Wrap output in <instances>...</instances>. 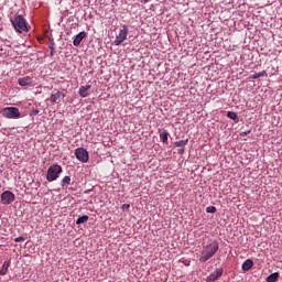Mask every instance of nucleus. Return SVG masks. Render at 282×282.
I'll list each match as a JSON object with an SVG mask.
<instances>
[{"label": "nucleus", "instance_id": "nucleus-1", "mask_svg": "<svg viewBox=\"0 0 282 282\" xmlns=\"http://www.w3.org/2000/svg\"><path fill=\"white\" fill-rule=\"evenodd\" d=\"M219 251V242L217 240H209L207 245H204L200 251L199 261L206 263V261L213 259Z\"/></svg>", "mask_w": 282, "mask_h": 282}, {"label": "nucleus", "instance_id": "nucleus-2", "mask_svg": "<svg viewBox=\"0 0 282 282\" xmlns=\"http://www.w3.org/2000/svg\"><path fill=\"white\" fill-rule=\"evenodd\" d=\"M10 21L14 30H17L20 34H22V32H28V21H25L23 15H15L14 19H10Z\"/></svg>", "mask_w": 282, "mask_h": 282}, {"label": "nucleus", "instance_id": "nucleus-3", "mask_svg": "<svg viewBox=\"0 0 282 282\" xmlns=\"http://www.w3.org/2000/svg\"><path fill=\"white\" fill-rule=\"evenodd\" d=\"M63 173V167L58 164H53L48 167L46 180L47 182H56L59 175Z\"/></svg>", "mask_w": 282, "mask_h": 282}, {"label": "nucleus", "instance_id": "nucleus-4", "mask_svg": "<svg viewBox=\"0 0 282 282\" xmlns=\"http://www.w3.org/2000/svg\"><path fill=\"white\" fill-rule=\"evenodd\" d=\"M3 118H8L9 120H18L21 118V111L17 107H7L1 111Z\"/></svg>", "mask_w": 282, "mask_h": 282}, {"label": "nucleus", "instance_id": "nucleus-5", "mask_svg": "<svg viewBox=\"0 0 282 282\" xmlns=\"http://www.w3.org/2000/svg\"><path fill=\"white\" fill-rule=\"evenodd\" d=\"M129 35V28L127 25H123L122 29H120L119 34L116 36V40L113 41V45H122L124 41H127V36Z\"/></svg>", "mask_w": 282, "mask_h": 282}, {"label": "nucleus", "instance_id": "nucleus-6", "mask_svg": "<svg viewBox=\"0 0 282 282\" xmlns=\"http://www.w3.org/2000/svg\"><path fill=\"white\" fill-rule=\"evenodd\" d=\"M75 158L83 162V164H86V162H89V152L85 148H77L75 150Z\"/></svg>", "mask_w": 282, "mask_h": 282}, {"label": "nucleus", "instance_id": "nucleus-7", "mask_svg": "<svg viewBox=\"0 0 282 282\" xmlns=\"http://www.w3.org/2000/svg\"><path fill=\"white\" fill-rule=\"evenodd\" d=\"M14 199H15L14 193L10 191L3 192L0 196L1 204H3L4 206L12 204Z\"/></svg>", "mask_w": 282, "mask_h": 282}, {"label": "nucleus", "instance_id": "nucleus-8", "mask_svg": "<svg viewBox=\"0 0 282 282\" xmlns=\"http://www.w3.org/2000/svg\"><path fill=\"white\" fill-rule=\"evenodd\" d=\"M224 274V269H216L214 273L207 276V282H215Z\"/></svg>", "mask_w": 282, "mask_h": 282}, {"label": "nucleus", "instance_id": "nucleus-9", "mask_svg": "<svg viewBox=\"0 0 282 282\" xmlns=\"http://www.w3.org/2000/svg\"><path fill=\"white\" fill-rule=\"evenodd\" d=\"M84 39H87V32L82 31V32H79V33L75 36V39H74V41H73V45H74L75 47H78V45H80V43H83V40H84Z\"/></svg>", "mask_w": 282, "mask_h": 282}, {"label": "nucleus", "instance_id": "nucleus-10", "mask_svg": "<svg viewBox=\"0 0 282 282\" xmlns=\"http://www.w3.org/2000/svg\"><path fill=\"white\" fill-rule=\"evenodd\" d=\"M18 83L21 87H29L32 85V77L25 76L18 79Z\"/></svg>", "mask_w": 282, "mask_h": 282}, {"label": "nucleus", "instance_id": "nucleus-11", "mask_svg": "<svg viewBox=\"0 0 282 282\" xmlns=\"http://www.w3.org/2000/svg\"><path fill=\"white\" fill-rule=\"evenodd\" d=\"M90 89H91V85L80 86L79 87V96L82 98H87V96H89Z\"/></svg>", "mask_w": 282, "mask_h": 282}, {"label": "nucleus", "instance_id": "nucleus-12", "mask_svg": "<svg viewBox=\"0 0 282 282\" xmlns=\"http://www.w3.org/2000/svg\"><path fill=\"white\" fill-rule=\"evenodd\" d=\"M252 265H254V262L250 259H247L243 263H242V270L243 272H249V270H252Z\"/></svg>", "mask_w": 282, "mask_h": 282}, {"label": "nucleus", "instance_id": "nucleus-13", "mask_svg": "<svg viewBox=\"0 0 282 282\" xmlns=\"http://www.w3.org/2000/svg\"><path fill=\"white\" fill-rule=\"evenodd\" d=\"M61 98H65V94L57 91L55 94L51 95V102H58V100H61Z\"/></svg>", "mask_w": 282, "mask_h": 282}, {"label": "nucleus", "instance_id": "nucleus-14", "mask_svg": "<svg viewBox=\"0 0 282 282\" xmlns=\"http://www.w3.org/2000/svg\"><path fill=\"white\" fill-rule=\"evenodd\" d=\"M8 268H10V262L4 261L0 270V276H4V274H8Z\"/></svg>", "mask_w": 282, "mask_h": 282}, {"label": "nucleus", "instance_id": "nucleus-15", "mask_svg": "<svg viewBox=\"0 0 282 282\" xmlns=\"http://www.w3.org/2000/svg\"><path fill=\"white\" fill-rule=\"evenodd\" d=\"M267 76H268V72L262 70V72H260V73L253 74V75L251 76V78H252L253 80H257V78H263V77L267 78Z\"/></svg>", "mask_w": 282, "mask_h": 282}, {"label": "nucleus", "instance_id": "nucleus-16", "mask_svg": "<svg viewBox=\"0 0 282 282\" xmlns=\"http://www.w3.org/2000/svg\"><path fill=\"white\" fill-rule=\"evenodd\" d=\"M279 272H274L267 278V282H276L279 281Z\"/></svg>", "mask_w": 282, "mask_h": 282}, {"label": "nucleus", "instance_id": "nucleus-17", "mask_svg": "<svg viewBox=\"0 0 282 282\" xmlns=\"http://www.w3.org/2000/svg\"><path fill=\"white\" fill-rule=\"evenodd\" d=\"M227 118H230V120H234V122H239V116L235 111H229L227 113Z\"/></svg>", "mask_w": 282, "mask_h": 282}, {"label": "nucleus", "instance_id": "nucleus-18", "mask_svg": "<svg viewBox=\"0 0 282 282\" xmlns=\"http://www.w3.org/2000/svg\"><path fill=\"white\" fill-rule=\"evenodd\" d=\"M88 220H89V216L84 215V216L77 218L76 224H77V225L85 224V223H87Z\"/></svg>", "mask_w": 282, "mask_h": 282}, {"label": "nucleus", "instance_id": "nucleus-19", "mask_svg": "<svg viewBox=\"0 0 282 282\" xmlns=\"http://www.w3.org/2000/svg\"><path fill=\"white\" fill-rule=\"evenodd\" d=\"M160 139H161L162 142H164V143L169 142V132H167L166 130L163 131V132H161Z\"/></svg>", "mask_w": 282, "mask_h": 282}, {"label": "nucleus", "instance_id": "nucleus-20", "mask_svg": "<svg viewBox=\"0 0 282 282\" xmlns=\"http://www.w3.org/2000/svg\"><path fill=\"white\" fill-rule=\"evenodd\" d=\"M188 144V139L186 140H180L174 143L175 147L185 148Z\"/></svg>", "mask_w": 282, "mask_h": 282}, {"label": "nucleus", "instance_id": "nucleus-21", "mask_svg": "<svg viewBox=\"0 0 282 282\" xmlns=\"http://www.w3.org/2000/svg\"><path fill=\"white\" fill-rule=\"evenodd\" d=\"M70 182H72V177L64 176L61 184H62L63 187H65V185L70 184Z\"/></svg>", "mask_w": 282, "mask_h": 282}, {"label": "nucleus", "instance_id": "nucleus-22", "mask_svg": "<svg viewBox=\"0 0 282 282\" xmlns=\"http://www.w3.org/2000/svg\"><path fill=\"white\" fill-rule=\"evenodd\" d=\"M206 213L215 214V213H217V207H215V206H208V207L206 208Z\"/></svg>", "mask_w": 282, "mask_h": 282}, {"label": "nucleus", "instance_id": "nucleus-23", "mask_svg": "<svg viewBox=\"0 0 282 282\" xmlns=\"http://www.w3.org/2000/svg\"><path fill=\"white\" fill-rule=\"evenodd\" d=\"M21 241H25V238L22 237V236H20V237H18V238L14 239V242H15V243H21Z\"/></svg>", "mask_w": 282, "mask_h": 282}, {"label": "nucleus", "instance_id": "nucleus-24", "mask_svg": "<svg viewBox=\"0 0 282 282\" xmlns=\"http://www.w3.org/2000/svg\"><path fill=\"white\" fill-rule=\"evenodd\" d=\"M249 133H250V130L245 131V132H241V133H240V137H241V138H246V135H249Z\"/></svg>", "mask_w": 282, "mask_h": 282}, {"label": "nucleus", "instance_id": "nucleus-25", "mask_svg": "<svg viewBox=\"0 0 282 282\" xmlns=\"http://www.w3.org/2000/svg\"><path fill=\"white\" fill-rule=\"evenodd\" d=\"M129 208H131V205H129V204H123L122 205V209L124 210V209H129Z\"/></svg>", "mask_w": 282, "mask_h": 282}, {"label": "nucleus", "instance_id": "nucleus-26", "mask_svg": "<svg viewBox=\"0 0 282 282\" xmlns=\"http://www.w3.org/2000/svg\"><path fill=\"white\" fill-rule=\"evenodd\" d=\"M178 153H180V155H182V154L184 153V148H181V149L178 150Z\"/></svg>", "mask_w": 282, "mask_h": 282}, {"label": "nucleus", "instance_id": "nucleus-27", "mask_svg": "<svg viewBox=\"0 0 282 282\" xmlns=\"http://www.w3.org/2000/svg\"><path fill=\"white\" fill-rule=\"evenodd\" d=\"M51 47V55H54V46H50Z\"/></svg>", "mask_w": 282, "mask_h": 282}, {"label": "nucleus", "instance_id": "nucleus-28", "mask_svg": "<svg viewBox=\"0 0 282 282\" xmlns=\"http://www.w3.org/2000/svg\"><path fill=\"white\" fill-rule=\"evenodd\" d=\"M149 0H144V3H147Z\"/></svg>", "mask_w": 282, "mask_h": 282}, {"label": "nucleus", "instance_id": "nucleus-29", "mask_svg": "<svg viewBox=\"0 0 282 282\" xmlns=\"http://www.w3.org/2000/svg\"><path fill=\"white\" fill-rule=\"evenodd\" d=\"M34 113H39V110H36Z\"/></svg>", "mask_w": 282, "mask_h": 282}]
</instances>
